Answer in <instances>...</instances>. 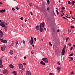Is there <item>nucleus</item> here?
I'll list each match as a JSON object with an SVG mask.
<instances>
[{"label": "nucleus", "instance_id": "obj_1", "mask_svg": "<svg viewBox=\"0 0 75 75\" xmlns=\"http://www.w3.org/2000/svg\"><path fill=\"white\" fill-rule=\"evenodd\" d=\"M44 25H45V23H44V22H43L42 23H41L40 24L39 29L40 32H42Z\"/></svg>", "mask_w": 75, "mask_h": 75}, {"label": "nucleus", "instance_id": "obj_2", "mask_svg": "<svg viewBox=\"0 0 75 75\" xmlns=\"http://www.w3.org/2000/svg\"><path fill=\"white\" fill-rule=\"evenodd\" d=\"M18 67L20 69H21L22 70H24V68H23V65L20 63L18 64Z\"/></svg>", "mask_w": 75, "mask_h": 75}, {"label": "nucleus", "instance_id": "obj_3", "mask_svg": "<svg viewBox=\"0 0 75 75\" xmlns=\"http://www.w3.org/2000/svg\"><path fill=\"white\" fill-rule=\"evenodd\" d=\"M3 35H4V33L1 30H0V38H1L3 37Z\"/></svg>", "mask_w": 75, "mask_h": 75}, {"label": "nucleus", "instance_id": "obj_4", "mask_svg": "<svg viewBox=\"0 0 75 75\" xmlns=\"http://www.w3.org/2000/svg\"><path fill=\"white\" fill-rule=\"evenodd\" d=\"M30 38H31V40L29 41V42L30 43V45H31L32 44H33V42H34V40L33 39V37L31 36Z\"/></svg>", "mask_w": 75, "mask_h": 75}, {"label": "nucleus", "instance_id": "obj_5", "mask_svg": "<svg viewBox=\"0 0 75 75\" xmlns=\"http://www.w3.org/2000/svg\"><path fill=\"white\" fill-rule=\"evenodd\" d=\"M42 61H44L45 63H46L47 64L48 63V59H47L46 58H43V59H42Z\"/></svg>", "mask_w": 75, "mask_h": 75}, {"label": "nucleus", "instance_id": "obj_6", "mask_svg": "<svg viewBox=\"0 0 75 75\" xmlns=\"http://www.w3.org/2000/svg\"><path fill=\"white\" fill-rule=\"evenodd\" d=\"M3 73L5 75H7L8 74V71L6 70H4L3 71Z\"/></svg>", "mask_w": 75, "mask_h": 75}, {"label": "nucleus", "instance_id": "obj_7", "mask_svg": "<svg viewBox=\"0 0 75 75\" xmlns=\"http://www.w3.org/2000/svg\"><path fill=\"white\" fill-rule=\"evenodd\" d=\"M0 68H3V66L2 65V61H1V59L0 60Z\"/></svg>", "mask_w": 75, "mask_h": 75}, {"label": "nucleus", "instance_id": "obj_8", "mask_svg": "<svg viewBox=\"0 0 75 75\" xmlns=\"http://www.w3.org/2000/svg\"><path fill=\"white\" fill-rule=\"evenodd\" d=\"M6 48V47L3 46V47H1V51H5Z\"/></svg>", "mask_w": 75, "mask_h": 75}, {"label": "nucleus", "instance_id": "obj_9", "mask_svg": "<svg viewBox=\"0 0 75 75\" xmlns=\"http://www.w3.org/2000/svg\"><path fill=\"white\" fill-rule=\"evenodd\" d=\"M65 50H64V49H63L62 50V56L63 55H64V54H65Z\"/></svg>", "mask_w": 75, "mask_h": 75}, {"label": "nucleus", "instance_id": "obj_10", "mask_svg": "<svg viewBox=\"0 0 75 75\" xmlns=\"http://www.w3.org/2000/svg\"><path fill=\"white\" fill-rule=\"evenodd\" d=\"M0 25H1V27H5L6 26V25H5L4 23H2L0 24Z\"/></svg>", "mask_w": 75, "mask_h": 75}, {"label": "nucleus", "instance_id": "obj_11", "mask_svg": "<svg viewBox=\"0 0 75 75\" xmlns=\"http://www.w3.org/2000/svg\"><path fill=\"white\" fill-rule=\"evenodd\" d=\"M40 64L41 65H45V63H44V62L43 61H41L40 62Z\"/></svg>", "mask_w": 75, "mask_h": 75}, {"label": "nucleus", "instance_id": "obj_12", "mask_svg": "<svg viewBox=\"0 0 75 75\" xmlns=\"http://www.w3.org/2000/svg\"><path fill=\"white\" fill-rule=\"evenodd\" d=\"M27 75H31V72L29 71H27L26 73Z\"/></svg>", "mask_w": 75, "mask_h": 75}, {"label": "nucleus", "instance_id": "obj_13", "mask_svg": "<svg viewBox=\"0 0 75 75\" xmlns=\"http://www.w3.org/2000/svg\"><path fill=\"white\" fill-rule=\"evenodd\" d=\"M57 69L58 70V71L59 73V71H61V69H60V68L59 67H57Z\"/></svg>", "mask_w": 75, "mask_h": 75}, {"label": "nucleus", "instance_id": "obj_14", "mask_svg": "<svg viewBox=\"0 0 75 75\" xmlns=\"http://www.w3.org/2000/svg\"><path fill=\"white\" fill-rule=\"evenodd\" d=\"M0 13H4L5 12V9H4V10L3 9H1L0 10Z\"/></svg>", "mask_w": 75, "mask_h": 75}, {"label": "nucleus", "instance_id": "obj_15", "mask_svg": "<svg viewBox=\"0 0 75 75\" xmlns=\"http://www.w3.org/2000/svg\"><path fill=\"white\" fill-rule=\"evenodd\" d=\"M9 67H10V68H12V69H13V68H14V66H13L12 64L9 65Z\"/></svg>", "mask_w": 75, "mask_h": 75}, {"label": "nucleus", "instance_id": "obj_16", "mask_svg": "<svg viewBox=\"0 0 75 75\" xmlns=\"http://www.w3.org/2000/svg\"><path fill=\"white\" fill-rule=\"evenodd\" d=\"M3 42L4 44H6V43H7V41L6 40H4Z\"/></svg>", "mask_w": 75, "mask_h": 75}, {"label": "nucleus", "instance_id": "obj_17", "mask_svg": "<svg viewBox=\"0 0 75 75\" xmlns=\"http://www.w3.org/2000/svg\"><path fill=\"white\" fill-rule=\"evenodd\" d=\"M35 28H36V30H39V26L38 25H37L35 27Z\"/></svg>", "mask_w": 75, "mask_h": 75}, {"label": "nucleus", "instance_id": "obj_18", "mask_svg": "<svg viewBox=\"0 0 75 75\" xmlns=\"http://www.w3.org/2000/svg\"><path fill=\"white\" fill-rule=\"evenodd\" d=\"M9 53L11 55H13V50H11L9 52Z\"/></svg>", "mask_w": 75, "mask_h": 75}, {"label": "nucleus", "instance_id": "obj_19", "mask_svg": "<svg viewBox=\"0 0 75 75\" xmlns=\"http://www.w3.org/2000/svg\"><path fill=\"white\" fill-rule=\"evenodd\" d=\"M13 74L14 75H17V73L16 71H13Z\"/></svg>", "mask_w": 75, "mask_h": 75}, {"label": "nucleus", "instance_id": "obj_20", "mask_svg": "<svg viewBox=\"0 0 75 75\" xmlns=\"http://www.w3.org/2000/svg\"><path fill=\"white\" fill-rule=\"evenodd\" d=\"M47 4L49 5L50 4V0H47Z\"/></svg>", "mask_w": 75, "mask_h": 75}, {"label": "nucleus", "instance_id": "obj_21", "mask_svg": "<svg viewBox=\"0 0 75 75\" xmlns=\"http://www.w3.org/2000/svg\"><path fill=\"white\" fill-rule=\"evenodd\" d=\"M4 27L5 29V31H7V28L6 26H5Z\"/></svg>", "mask_w": 75, "mask_h": 75}, {"label": "nucleus", "instance_id": "obj_22", "mask_svg": "<svg viewBox=\"0 0 75 75\" xmlns=\"http://www.w3.org/2000/svg\"><path fill=\"white\" fill-rule=\"evenodd\" d=\"M69 37L67 38L66 39V42H67L68 41V40H69Z\"/></svg>", "mask_w": 75, "mask_h": 75}, {"label": "nucleus", "instance_id": "obj_23", "mask_svg": "<svg viewBox=\"0 0 75 75\" xmlns=\"http://www.w3.org/2000/svg\"><path fill=\"white\" fill-rule=\"evenodd\" d=\"M29 5L30 6H33V4H32V3H29Z\"/></svg>", "mask_w": 75, "mask_h": 75}, {"label": "nucleus", "instance_id": "obj_24", "mask_svg": "<svg viewBox=\"0 0 75 75\" xmlns=\"http://www.w3.org/2000/svg\"><path fill=\"white\" fill-rule=\"evenodd\" d=\"M74 1H72V2H71V4L72 5H74Z\"/></svg>", "mask_w": 75, "mask_h": 75}, {"label": "nucleus", "instance_id": "obj_25", "mask_svg": "<svg viewBox=\"0 0 75 75\" xmlns=\"http://www.w3.org/2000/svg\"><path fill=\"white\" fill-rule=\"evenodd\" d=\"M70 28L72 29V28H75V27L73 26H70Z\"/></svg>", "mask_w": 75, "mask_h": 75}, {"label": "nucleus", "instance_id": "obj_26", "mask_svg": "<svg viewBox=\"0 0 75 75\" xmlns=\"http://www.w3.org/2000/svg\"><path fill=\"white\" fill-rule=\"evenodd\" d=\"M13 45H14V42L12 41V44H11V46H13Z\"/></svg>", "mask_w": 75, "mask_h": 75}, {"label": "nucleus", "instance_id": "obj_27", "mask_svg": "<svg viewBox=\"0 0 75 75\" xmlns=\"http://www.w3.org/2000/svg\"><path fill=\"white\" fill-rule=\"evenodd\" d=\"M56 11L57 13V14H59V12H58V10H56Z\"/></svg>", "mask_w": 75, "mask_h": 75}, {"label": "nucleus", "instance_id": "obj_28", "mask_svg": "<svg viewBox=\"0 0 75 75\" xmlns=\"http://www.w3.org/2000/svg\"><path fill=\"white\" fill-rule=\"evenodd\" d=\"M0 41H1V42H3V41H4V40L3 39H1Z\"/></svg>", "mask_w": 75, "mask_h": 75}, {"label": "nucleus", "instance_id": "obj_29", "mask_svg": "<svg viewBox=\"0 0 75 75\" xmlns=\"http://www.w3.org/2000/svg\"><path fill=\"white\" fill-rule=\"evenodd\" d=\"M31 53L32 54H34V52L33 50H32L31 51Z\"/></svg>", "mask_w": 75, "mask_h": 75}, {"label": "nucleus", "instance_id": "obj_30", "mask_svg": "<svg viewBox=\"0 0 75 75\" xmlns=\"http://www.w3.org/2000/svg\"><path fill=\"white\" fill-rule=\"evenodd\" d=\"M73 55H74V54H73V53H72L71 54H70L69 56H73Z\"/></svg>", "mask_w": 75, "mask_h": 75}, {"label": "nucleus", "instance_id": "obj_31", "mask_svg": "<svg viewBox=\"0 0 75 75\" xmlns=\"http://www.w3.org/2000/svg\"><path fill=\"white\" fill-rule=\"evenodd\" d=\"M20 19H21V20H23V19H24V18H23V17H22L20 18Z\"/></svg>", "mask_w": 75, "mask_h": 75}, {"label": "nucleus", "instance_id": "obj_32", "mask_svg": "<svg viewBox=\"0 0 75 75\" xmlns=\"http://www.w3.org/2000/svg\"><path fill=\"white\" fill-rule=\"evenodd\" d=\"M23 42L24 44H25V41H24V40H23Z\"/></svg>", "mask_w": 75, "mask_h": 75}, {"label": "nucleus", "instance_id": "obj_33", "mask_svg": "<svg viewBox=\"0 0 75 75\" xmlns=\"http://www.w3.org/2000/svg\"><path fill=\"white\" fill-rule=\"evenodd\" d=\"M71 33V31L68 30V34H69V33Z\"/></svg>", "mask_w": 75, "mask_h": 75}, {"label": "nucleus", "instance_id": "obj_34", "mask_svg": "<svg viewBox=\"0 0 75 75\" xmlns=\"http://www.w3.org/2000/svg\"><path fill=\"white\" fill-rule=\"evenodd\" d=\"M74 48L73 47H71V48H70V50H73V48Z\"/></svg>", "mask_w": 75, "mask_h": 75}, {"label": "nucleus", "instance_id": "obj_35", "mask_svg": "<svg viewBox=\"0 0 75 75\" xmlns=\"http://www.w3.org/2000/svg\"><path fill=\"white\" fill-rule=\"evenodd\" d=\"M62 10H64L65 9V8L63 6L62 7Z\"/></svg>", "mask_w": 75, "mask_h": 75}, {"label": "nucleus", "instance_id": "obj_36", "mask_svg": "<svg viewBox=\"0 0 75 75\" xmlns=\"http://www.w3.org/2000/svg\"><path fill=\"white\" fill-rule=\"evenodd\" d=\"M49 45H50L51 46H52V44H51V43L49 42Z\"/></svg>", "mask_w": 75, "mask_h": 75}, {"label": "nucleus", "instance_id": "obj_37", "mask_svg": "<svg viewBox=\"0 0 75 75\" xmlns=\"http://www.w3.org/2000/svg\"><path fill=\"white\" fill-rule=\"evenodd\" d=\"M16 10H19V8H18V7L17 6L16 8Z\"/></svg>", "mask_w": 75, "mask_h": 75}, {"label": "nucleus", "instance_id": "obj_38", "mask_svg": "<svg viewBox=\"0 0 75 75\" xmlns=\"http://www.w3.org/2000/svg\"><path fill=\"white\" fill-rule=\"evenodd\" d=\"M68 4H71V2L70 1H68Z\"/></svg>", "mask_w": 75, "mask_h": 75}, {"label": "nucleus", "instance_id": "obj_39", "mask_svg": "<svg viewBox=\"0 0 75 75\" xmlns=\"http://www.w3.org/2000/svg\"><path fill=\"white\" fill-rule=\"evenodd\" d=\"M57 64H58V65H60V63H59V62H58Z\"/></svg>", "mask_w": 75, "mask_h": 75}, {"label": "nucleus", "instance_id": "obj_40", "mask_svg": "<svg viewBox=\"0 0 75 75\" xmlns=\"http://www.w3.org/2000/svg\"><path fill=\"white\" fill-rule=\"evenodd\" d=\"M34 40H35V41H37V39L36 38H34Z\"/></svg>", "mask_w": 75, "mask_h": 75}, {"label": "nucleus", "instance_id": "obj_41", "mask_svg": "<svg viewBox=\"0 0 75 75\" xmlns=\"http://www.w3.org/2000/svg\"><path fill=\"white\" fill-rule=\"evenodd\" d=\"M68 45H69V46H71V43H69L68 44Z\"/></svg>", "mask_w": 75, "mask_h": 75}, {"label": "nucleus", "instance_id": "obj_42", "mask_svg": "<svg viewBox=\"0 0 75 75\" xmlns=\"http://www.w3.org/2000/svg\"><path fill=\"white\" fill-rule=\"evenodd\" d=\"M71 60L70 61H72V60H73L74 59V58L73 57H71Z\"/></svg>", "mask_w": 75, "mask_h": 75}, {"label": "nucleus", "instance_id": "obj_43", "mask_svg": "<svg viewBox=\"0 0 75 75\" xmlns=\"http://www.w3.org/2000/svg\"><path fill=\"white\" fill-rule=\"evenodd\" d=\"M10 47H11V45H9L8 46V48H10Z\"/></svg>", "mask_w": 75, "mask_h": 75}, {"label": "nucleus", "instance_id": "obj_44", "mask_svg": "<svg viewBox=\"0 0 75 75\" xmlns=\"http://www.w3.org/2000/svg\"><path fill=\"white\" fill-rule=\"evenodd\" d=\"M12 10H13V11H14V10H15V9L14 8H12Z\"/></svg>", "mask_w": 75, "mask_h": 75}, {"label": "nucleus", "instance_id": "obj_45", "mask_svg": "<svg viewBox=\"0 0 75 75\" xmlns=\"http://www.w3.org/2000/svg\"><path fill=\"white\" fill-rule=\"evenodd\" d=\"M49 75H54L52 73H50Z\"/></svg>", "mask_w": 75, "mask_h": 75}, {"label": "nucleus", "instance_id": "obj_46", "mask_svg": "<svg viewBox=\"0 0 75 75\" xmlns=\"http://www.w3.org/2000/svg\"><path fill=\"white\" fill-rule=\"evenodd\" d=\"M63 18H64V19H66L67 20H68V19L66 17H63Z\"/></svg>", "mask_w": 75, "mask_h": 75}, {"label": "nucleus", "instance_id": "obj_47", "mask_svg": "<svg viewBox=\"0 0 75 75\" xmlns=\"http://www.w3.org/2000/svg\"><path fill=\"white\" fill-rule=\"evenodd\" d=\"M71 74H72V75H74V73L73 71H71Z\"/></svg>", "mask_w": 75, "mask_h": 75}, {"label": "nucleus", "instance_id": "obj_48", "mask_svg": "<svg viewBox=\"0 0 75 75\" xmlns=\"http://www.w3.org/2000/svg\"><path fill=\"white\" fill-rule=\"evenodd\" d=\"M21 73H23V71L22 70H21Z\"/></svg>", "mask_w": 75, "mask_h": 75}, {"label": "nucleus", "instance_id": "obj_49", "mask_svg": "<svg viewBox=\"0 0 75 75\" xmlns=\"http://www.w3.org/2000/svg\"><path fill=\"white\" fill-rule=\"evenodd\" d=\"M23 64L24 65H26V63H23Z\"/></svg>", "mask_w": 75, "mask_h": 75}, {"label": "nucleus", "instance_id": "obj_50", "mask_svg": "<svg viewBox=\"0 0 75 75\" xmlns=\"http://www.w3.org/2000/svg\"><path fill=\"white\" fill-rule=\"evenodd\" d=\"M66 48V47H64L63 49H64V50H65Z\"/></svg>", "mask_w": 75, "mask_h": 75}, {"label": "nucleus", "instance_id": "obj_51", "mask_svg": "<svg viewBox=\"0 0 75 75\" xmlns=\"http://www.w3.org/2000/svg\"><path fill=\"white\" fill-rule=\"evenodd\" d=\"M70 14H72V11H70Z\"/></svg>", "mask_w": 75, "mask_h": 75}, {"label": "nucleus", "instance_id": "obj_52", "mask_svg": "<svg viewBox=\"0 0 75 75\" xmlns=\"http://www.w3.org/2000/svg\"><path fill=\"white\" fill-rule=\"evenodd\" d=\"M2 20H0V22L1 23H3V22H2Z\"/></svg>", "mask_w": 75, "mask_h": 75}, {"label": "nucleus", "instance_id": "obj_53", "mask_svg": "<svg viewBox=\"0 0 75 75\" xmlns=\"http://www.w3.org/2000/svg\"><path fill=\"white\" fill-rule=\"evenodd\" d=\"M0 4H1V5L3 4V3L0 2Z\"/></svg>", "mask_w": 75, "mask_h": 75}, {"label": "nucleus", "instance_id": "obj_54", "mask_svg": "<svg viewBox=\"0 0 75 75\" xmlns=\"http://www.w3.org/2000/svg\"><path fill=\"white\" fill-rule=\"evenodd\" d=\"M27 20H26V19H25V22H27Z\"/></svg>", "mask_w": 75, "mask_h": 75}, {"label": "nucleus", "instance_id": "obj_55", "mask_svg": "<svg viewBox=\"0 0 75 75\" xmlns=\"http://www.w3.org/2000/svg\"><path fill=\"white\" fill-rule=\"evenodd\" d=\"M24 59H26V57H24Z\"/></svg>", "mask_w": 75, "mask_h": 75}, {"label": "nucleus", "instance_id": "obj_56", "mask_svg": "<svg viewBox=\"0 0 75 75\" xmlns=\"http://www.w3.org/2000/svg\"><path fill=\"white\" fill-rule=\"evenodd\" d=\"M30 13L31 14V15H32V16H33V13H32V12H30Z\"/></svg>", "mask_w": 75, "mask_h": 75}, {"label": "nucleus", "instance_id": "obj_57", "mask_svg": "<svg viewBox=\"0 0 75 75\" xmlns=\"http://www.w3.org/2000/svg\"><path fill=\"white\" fill-rule=\"evenodd\" d=\"M32 46L33 47H34V48H35L34 46V44H33L32 45Z\"/></svg>", "mask_w": 75, "mask_h": 75}, {"label": "nucleus", "instance_id": "obj_58", "mask_svg": "<svg viewBox=\"0 0 75 75\" xmlns=\"http://www.w3.org/2000/svg\"><path fill=\"white\" fill-rule=\"evenodd\" d=\"M47 10H49V8H48V7H47Z\"/></svg>", "mask_w": 75, "mask_h": 75}, {"label": "nucleus", "instance_id": "obj_59", "mask_svg": "<svg viewBox=\"0 0 75 75\" xmlns=\"http://www.w3.org/2000/svg\"><path fill=\"white\" fill-rule=\"evenodd\" d=\"M61 16L62 17V16H63V15H62V14H61Z\"/></svg>", "mask_w": 75, "mask_h": 75}, {"label": "nucleus", "instance_id": "obj_60", "mask_svg": "<svg viewBox=\"0 0 75 75\" xmlns=\"http://www.w3.org/2000/svg\"><path fill=\"white\" fill-rule=\"evenodd\" d=\"M57 31H58V32H59V31H60L58 29V30H57Z\"/></svg>", "mask_w": 75, "mask_h": 75}, {"label": "nucleus", "instance_id": "obj_61", "mask_svg": "<svg viewBox=\"0 0 75 75\" xmlns=\"http://www.w3.org/2000/svg\"><path fill=\"white\" fill-rule=\"evenodd\" d=\"M72 18H73V19H74H74H75V18L74 17H72Z\"/></svg>", "mask_w": 75, "mask_h": 75}, {"label": "nucleus", "instance_id": "obj_62", "mask_svg": "<svg viewBox=\"0 0 75 75\" xmlns=\"http://www.w3.org/2000/svg\"><path fill=\"white\" fill-rule=\"evenodd\" d=\"M46 30V28H44V30Z\"/></svg>", "mask_w": 75, "mask_h": 75}, {"label": "nucleus", "instance_id": "obj_63", "mask_svg": "<svg viewBox=\"0 0 75 75\" xmlns=\"http://www.w3.org/2000/svg\"><path fill=\"white\" fill-rule=\"evenodd\" d=\"M68 18H71L70 17H67Z\"/></svg>", "mask_w": 75, "mask_h": 75}, {"label": "nucleus", "instance_id": "obj_64", "mask_svg": "<svg viewBox=\"0 0 75 75\" xmlns=\"http://www.w3.org/2000/svg\"><path fill=\"white\" fill-rule=\"evenodd\" d=\"M73 47L74 48H75V45H74Z\"/></svg>", "mask_w": 75, "mask_h": 75}]
</instances>
